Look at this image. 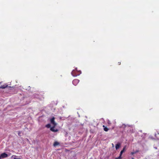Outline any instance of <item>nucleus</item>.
Returning a JSON list of instances; mask_svg holds the SVG:
<instances>
[{
	"label": "nucleus",
	"instance_id": "obj_1",
	"mask_svg": "<svg viewBox=\"0 0 159 159\" xmlns=\"http://www.w3.org/2000/svg\"><path fill=\"white\" fill-rule=\"evenodd\" d=\"M55 118L54 117H53L50 120L51 123L54 126V127H55L57 125V123L55 122Z\"/></svg>",
	"mask_w": 159,
	"mask_h": 159
},
{
	"label": "nucleus",
	"instance_id": "obj_2",
	"mask_svg": "<svg viewBox=\"0 0 159 159\" xmlns=\"http://www.w3.org/2000/svg\"><path fill=\"white\" fill-rule=\"evenodd\" d=\"M0 156H1V157L4 158L7 157L8 155L6 153H3L1 154Z\"/></svg>",
	"mask_w": 159,
	"mask_h": 159
},
{
	"label": "nucleus",
	"instance_id": "obj_3",
	"mask_svg": "<svg viewBox=\"0 0 159 159\" xmlns=\"http://www.w3.org/2000/svg\"><path fill=\"white\" fill-rule=\"evenodd\" d=\"M79 82L78 79H75L73 81V84L74 85H76Z\"/></svg>",
	"mask_w": 159,
	"mask_h": 159
},
{
	"label": "nucleus",
	"instance_id": "obj_4",
	"mask_svg": "<svg viewBox=\"0 0 159 159\" xmlns=\"http://www.w3.org/2000/svg\"><path fill=\"white\" fill-rule=\"evenodd\" d=\"M54 127H54V126H53V127L51 128L50 130L51 131H52L54 132H57L58 131V130L57 129H55L54 128Z\"/></svg>",
	"mask_w": 159,
	"mask_h": 159
},
{
	"label": "nucleus",
	"instance_id": "obj_5",
	"mask_svg": "<svg viewBox=\"0 0 159 159\" xmlns=\"http://www.w3.org/2000/svg\"><path fill=\"white\" fill-rule=\"evenodd\" d=\"M120 146V144L119 143L117 144L116 145V150L119 148Z\"/></svg>",
	"mask_w": 159,
	"mask_h": 159
},
{
	"label": "nucleus",
	"instance_id": "obj_6",
	"mask_svg": "<svg viewBox=\"0 0 159 159\" xmlns=\"http://www.w3.org/2000/svg\"><path fill=\"white\" fill-rule=\"evenodd\" d=\"M103 127H104V130L105 131H107L108 130V129L106 127H105V126L103 125Z\"/></svg>",
	"mask_w": 159,
	"mask_h": 159
},
{
	"label": "nucleus",
	"instance_id": "obj_7",
	"mask_svg": "<svg viewBox=\"0 0 159 159\" xmlns=\"http://www.w3.org/2000/svg\"><path fill=\"white\" fill-rule=\"evenodd\" d=\"M59 144V143L57 142H55L53 144V145L54 146H56Z\"/></svg>",
	"mask_w": 159,
	"mask_h": 159
},
{
	"label": "nucleus",
	"instance_id": "obj_8",
	"mask_svg": "<svg viewBox=\"0 0 159 159\" xmlns=\"http://www.w3.org/2000/svg\"><path fill=\"white\" fill-rule=\"evenodd\" d=\"M7 85L6 86H5L4 85H1L0 86V88H2V89H5V88H6L7 87Z\"/></svg>",
	"mask_w": 159,
	"mask_h": 159
},
{
	"label": "nucleus",
	"instance_id": "obj_9",
	"mask_svg": "<svg viewBox=\"0 0 159 159\" xmlns=\"http://www.w3.org/2000/svg\"><path fill=\"white\" fill-rule=\"evenodd\" d=\"M125 146L123 148V150L122 151H121V153H123L125 151Z\"/></svg>",
	"mask_w": 159,
	"mask_h": 159
},
{
	"label": "nucleus",
	"instance_id": "obj_10",
	"mask_svg": "<svg viewBox=\"0 0 159 159\" xmlns=\"http://www.w3.org/2000/svg\"><path fill=\"white\" fill-rule=\"evenodd\" d=\"M46 126L48 128H49L50 127L51 125L50 124H48L46 125Z\"/></svg>",
	"mask_w": 159,
	"mask_h": 159
},
{
	"label": "nucleus",
	"instance_id": "obj_11",
	"mask_svg": "<svg viewBox=\"0 0 159 159\" xmlns=\"http://www.w3.org/2000/svg\"><path fill=\"white\" fill-rule=\"evenodd\" d=\"M121 157L119 156V157H118L116 158V159H121Z\"/></svg>",
	"mask_w": 159,
	"mask_h": 159
},
{
	"label": "nucleus",
	"instance_id": "obj_12",
	"mask_svg": "<svg viewBox=\"0 0 159 159\" xmlns=\"http://www.w3.org/2000/svg\"><path fill=\"white\" fill-rule=\"evenodd\" d=\"M136 153V152H131V154L132 155H133L135 153Z\"/></svg>",
	"mask_w": 159,
	"mask_h": 159
},
{
	"label": "nucleus",
	"instance_id": "obj_13",
	"mask_svg": "<svg viewBox=\"0 0 159 159\" xmlns=\"http://www.w3.org/2000/svg\"><path fill=\"white\" fill-rule=\"evenodd\" d=\"M21 133L20 132V131H18V134L19 136H20V134Z\"/></svg>",
	"mask_w": 159,
	"mask_h": 159
},
{
	"label": "nucleus",
	"instance_id": "obj_14",
	"mask_svg": "<svg viewBox=\"0 0 159 159\" xmlns=\"http://www.w3.org/2000/svg\"><path fill=\"white\" fill-rule=\"evenodd\" d=\"M123 153H121V152H120V156L121 157Z\"/></svg>",
	"mask_w": 159,
	"mask_h": 159
},
{
	"label": "nucleus",
	"instance_id": "obj_15",
	"mask_svg": "<svg viewBox=\"0 0 159 159\" xmlns=\"http://www.w3.org/2000/svg\"><path fill=\"white\" fill-rule=\"evenodd\" d=\"M123 153H121V152H120V156L121 157Z\"/></svg>",
	"mask_w": 159,
	"mask_h": 159
},
{
	"label": "nucleus",
	"instance_id": "obj_16",
	"mask_svg": "<svg viewBox=\"0 0 159 159\" xmlns=\"http://www.w3.org/2000/svg\"><path fill=\"white\" fill-rule=\"evenodd\" d=\"M16 157V156H14V155H13V156H12L11 157Z\"/></svg>",
	"mask_w": 159,
	"mask_h": 159
},
{
	"label": "nucleus",
	"instance_id": "obj_17",
	"mask_svg": "<svg viewBox=\"0 0 159 159\" xmlns=\"http://www.w3.org/2000/svg\"><path fill=\"white\" fill-rule=\"evenodd\" d=\"M112 147H114V144H113V143H112Z\"/></svg>",
	"mask_w": 159,
	"mask_h": 159
},
{
	"label": "nucleus",
	"instance_id": "obj_18",
	"mask_svg": "<svg viewBox=\"0 0 159 159\" xmlns=\"http://www.w3.org/2000/svg\"><path fill=\"white\" fill-rule=\"evenodd\" d=\"M138 152V151H136V152H136V153L137 152Z\"/></svg>",
	"mask_w": 159,
	"mask_h": 159
},
{
	"label": "nucleus",
	"instance_id": "obj_19",
	"mask_svg": "<svg viewBox=\"0 0 159 159\" xmlns=\"http://www.w3.org/2000/svg\"><path fill=\"white\" fill-rule=\"evenodd\" d=\"M73 71H72V73H71V74H73Z\"/></svg>",
	"mask_w": 159,
	"mask_h": 159
},
{
	"label": "nucleus",
	"instance_id": "obj_20",
	"mask_svg": "<svg viewBox=\"0 0 159 159\" xmlns=\"http://www.w3.org/2000/svg\"><path fill=\"white\" fill-rule=\"evenodd\" d=\"M132 159H134V158H132Z\"/></svg>",
	"mask_w": 159,
	"mask_h": 159
}]
</instances>
